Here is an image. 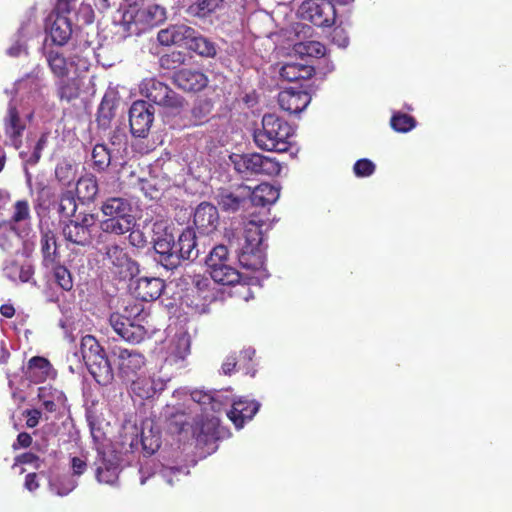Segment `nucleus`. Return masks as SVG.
Returning <instances> with one entry per match:
<instances>
[{
    "label": "nucleus",
    "instance_id": "obj_7",
    "mask_svg": "<svg viewBox=\"0 0 512 512\" xmlns=\"http://www.w3.org/2000/svg\"><path fill=\"white\" fill-rule=\"evenodd\" d=\"M227 255V247L218 245L210 252L206 259V265L214 282L233 285L239 282L240 273L227 263Z\"/></svg>",
    "mask_w": 512,
    "mask_h": 512
},
{
    "label": "nucleus",
    "instance_id": "obj_14",
    "mask_svg": "<svg viewBox=\"0 0 512 512\" xmlns=\"http://www.w3.org/2000/svg\"><path fill=\"white\" fill-rule=\"evenodd\" d=\"M39 32V26L35 21L29 19L23 22L17 33L12 37L11 43L6 50L9 57H21L28 54L27 40Z\"/></svg>",
    "mask_w": 512,
    "mask_h": 512
},
{
    "label": "nucleus",
    "instance_id": "obj_37",
    "mask_svg": "<svg viewBox=\"0 0 512 512\" xmlns=\"http://www.w3.org/2000/svg\"><path fill=\"white\" fill-rule=\"evenodd\" d=\"M98 193L97 180L93 175H85L76 183L77 198L82 201H91Z\"/></svg>",
    "mask_w": 512,
    "mask_h": 512
},
{
    "label": "nucleus",
    "instance_id": "obj_56",
    "mask_svg": "<svg viewBox=\"0 0 512 512\" xmlns=\"http://www.w3.org/2000/svg\"><path fill=\"white\" fill-rule=\"evenodd\" d=\"M60 210L65 216H69L75 212L76 202L70 193L62 196L60 201Z\"/></svg>",
    "mask_w": 512,
    "mask_h": 512
},
{
    "label": "nucleus",
    "instance_id": "obj_9",
    "mask_svg": "<svg viewBox=\"0 0 512 512\" xmlns=\"http://www.w3.org/2000/svg\"><path fill=\"white\" fill-rule=\"evenodd\" d=\"M154 119V109L144 100L135 101L129 110L131 133L135 137H146Z\"/></svg>",
    "mask_w": 512,
    "mask_h": 512
},
{
    "label": "nucleus",
    "instance_id": "obj_34",
    "mask_svg": "<svg viewBox=\"0 0 512 512\" xmlns=\"http://www.w3.org/2000/svg\"><path fill=\"white\" fill-rule=\"evenodd\" d=\"M25 373L30 381L38 383L49 377L51 365L42 357H33L30 359Z\"/></svg>",
    "mask_w": 512,
    "mask_h": 512
},
{
    "label": "nucleus",
    "instance_id": "obj_42",
    "mask_svg": "<svg viewBox=\"0 0 512 512\" xmlns=\"http://www.w3.org/2000/svg\"><path fill=\"white\" fill-rule=\"evenodd\" d=\"M78 485L72 475H61L50 481V490L58 496H66Z\"/></svg>",
    "mask_w": 512,
    "mask_h": 512
},
{
    "label": "nucleus",
    "instance_id": "obj_33",
    "mask_svg": "<svg viewBox=\"0 0 512 512\" xmlns=\"http://www.w3.org/2000/svg\"><path fill=\"white\" fill-rule=\"evenodd\" d=\"M186 48L202 57H214L217 53L215 44L195 29H193V36L189 37Z\"/></svg>",
    "mask_w": 512,
    "mask_h": 512
},
{
    "label": "nucleus",
    "instance_id": "obj_22",
    "mask_svg": "<svg viewBox=\"0 0 512 512\" xmlns=\"http://www.w3.org/2000/svg\"><path fill=\"white\" fill-rule=\"evenodd\" d=\"M243 192L247 195L249 204L253 206H265L273 204L279 198V189L268 183H261L253 190L243 186Z\"/></svg>",
    "mask_w": 512,
    "mask_h": 512
},
{
    "label": "nucleus",
    "instance_id": "obj_20",
    "mask_svg": "<svg viewBox=\"0 0 512 512\" xmlns=\"http://www.w3.org/2000/svg\"><path fill=\"white\" fill-rule=\"evenodd\" d=\"M58 11L57 14L50 16L47 32L54 44L62 46L70 39L72 28L69 18L62 14L63 11Z\"/></svg>",
    "mask_w": 512,
    "mask_h": 512
},
{
    "label": "nucleus",
    "instance_id": "obj_46",
    "mask_svg": "<svg viewBox=\"0 0 512 512\" xmlns=\"http://www.w3.org/2000/svg\"><path fill=\"white\" fill-rule=\"evenodd\" d=\"M91 157L94 167L99 171L108 167L111 161L109 151L107 150L106 146L102 144H97L94 146Z\"/></svg>",
    "mask_w": 512,
    "mask_h": 512
},
{
    "label": "nucleus",
    "instance_id": "obj_44",
    "mask_svg": "<svg viewBox=\"0 0 512 512\" xmlns=\"http://www.w3.org/2000/svg\"><path fill=\"white\" fill-rule=\"evenodd\" d=\"M224 0H197L189 7V12L198 17H205L220 9Z\"/></svg>",
    "mask_w": 512,
    "mask_h": 512
},
{
    "label": "nucleus",
    "instance_id": "obj_24",
    "mask_svg": "<svg viewBox=\"0 0 512 512\" xmlns=\"http://www.w3.org/2000/svg\"><path fill=\"white\" fill-rule=\"evenodd\" d=\"M164 228V234L154 240V249L159 254V261L166 268L172 269L177 267V256L174 253V235Z\"/></svg>",
    "mask_w": 512,
    "mask_h": 512
},
{
    "label": "nucleus",
    "instance_id": "obj_27",
    "mask_svg": "<svg viewBox=\"0 0 512 512\" xmlns=\"http://www.w3.org/2000/svg\"><path fill=\"white\" fill-rule=\"evenodd\" d=\"M106 232L123 234L129 232V242L136 247L145 246L151 239L150 226H106Z\"/></svg>",
    "mask_w": 512,
    "mask_h": 512
},
{
    "label": "nucleus",
    "instance_id": "obj_8",
    "mask_svg": "<svg viewBox=\"0 0 512 512\" xmlns=\"http://www.w3.org/2000/svg\"><path fill=\"white\" fill-rule=\"evenodd\" d=\"M297 14L316 26H330L334 22V4L327 0H306L299 6Z\"/></svg>",
    "mask_w": 512,
    "mask_h": 512
},
{
    "label": "nucleus",
    "instance_id": "obj_43",
    "mask_svg": "<svg viewBox=\"0 0 512 512\" xmlns=\"http://www.w3.org/2000/svg\"><path fill=\"white\" fill-rule=\"evenodd\" d=\"M21 244L20 232L16 226H0V248L10 250Z\"/></svg>",
    "mask_w": 512,
    "mask_h": 512
},
{
    "label": "nucleus",
    "instance_id": "obj_28",
    "mask_svg": "<svg viewBox=\"0 0 512 512\" xmlns=\"http://www.w3.org/2000/svg\"><path fill=\"white\" fill-rule=\"evenodd\" d=\"M219 205L228 212H236L240 208L249 205L247 195L243 192V186L239 187L235 192L228 190L221 191L218 196Z\"/></svg>",
    "mask_w": 512,
    "mask_h": 512
},
{
    "label": "nucleus",
    "instance_id": "obj_54",
    "mask_svg": "<svg viewBox=\"0 0 512 512\" xmlns=\"http://www.w3.org/2000/svg\"><path fill=\"white\" fill-rule=\"evenodd\" d=\"M30 208L26 200H19L14 204L12 220L15 222L25 221L29 218Z\"/></svg>",
    "mask_w": 512,
    "mask_h": 512
},
{
    "label": "nucleus",
    "instance_id": "obj_15",
    "mask_svg": "<svg viewBox=\"0 0 512 512\" xmlns=\"http://www.w3.org/2000/svg\"><path fill=\"white\" fill-rule=\"evenodd\" d=\"M231 404L232 408L227 412V416L237 429H241L246 421L251 420L260 408L259 402L244 397L231 399Z\"/></svg>",
    "mask_w": 512,
    "mask_h": 512
},
{
    "label": "nucleus",
    "instance_id": "obj_21",
    "mask_svg": "<svg viewBox=\"0 0 512 512\" xmlns=\"http://www.w3.org/2000/svg\"><path fill=\"white\" fill-rule=\"evenodd\" d=\"M193 36V28L185 24L170 25L158 32L157 40L163 46H187L189 37Z\"/></svg>",
    "mask_w": 512,
    "mask_h": 512
},
{
    "label": "nucleus",
    "instance_id": "obj_2",
    "mask_svg": "<svg viewBox=\"0 0 512 512\" xmlns=\"http://www.w3.org/2000/svg\"><path fill=\"white\" fill-rule=\"evenodd\" d=\"M167 18L166 9L153 1L134 2L121 8L114 16L115 33L126 38L157 26Z\"/></svg>",
    "mask_w": 512,
    "mask_h": 512
},
{
    "label": "nucleus",
    "instance_id": "obj_19",
    "mask_svg": "<svg viewBox=\"0 0 512 512\" xmlns=\"http://www.w3.org/2000/svg\"><path fill=\"white\" fill-rule=\"evenodd\" d=\"M174 84L184 91L196 92L208 84L207 76L198 70L181 69L173 75Z\"/></svg>",
    "mask_w": 512,
    "mask_h": 512
},
{
    "label": "nucleus",
    "instance_id": "obj_48",
    "mask_svg": "<svg viewBox=\"0 0 512 512\" xmlns=\"http://www.w3.org/2000/svg\"><path fill=\"white\" fill-rule=\"evenodd\" d=\"M188 277L192 280L193 287L191 288V292L192 293L195 292L200 300L206 301L207 299H209L210 298V294L208 291V287L210 284L209 279H207L201 275H194L193 277L192 276H188Z\"/></svg>",
    "mask_w": 512,
    "mask_h": 512
},
{
    "label": "nucleus",
    "instance_id": "obj_52",
    "mask_svg": "<svg viewBox=\"0 0 512 512\" xmlns=\"http://www.w3.org/2000/svg\"><path fill=\"white\" fill-rule=\"evenodd\" d=\"M77 77H78L77 74L73 75L71 77H68V79L72 81L71 84H64V82L61 83L60 97L62 99L71 100L78 96L79 86L77 83Z\"/></svg>",
    "mask_w": 512,
    "mask_h": 512
},
{
    "label": "nucleus",
    "instance_id": "obj_53",
    "mask_svg": "<svg viewBox=\"0 0 512 512\" xmlns=\"http://www.w3.org/2000/svg\"><path fill=\"white\" fill-rule=\"evenodd\" d=\"M141 443L143 449L147 453L153 454L160 447V437L157 434H153L152 430L149 431V435L143 431L141 436Z\"/></svg>",
    "mask_w": 512,
    "mask_h": 512
},
{
    "label": "nucleus",
    "instance_id": "obj_39",
    "mask_svg": "<svg viewBox=\"0 0 512 512\" xmlns=\"http://www.w3.org/2000/svg\"><path fill=\"white\" fill-rule=\"evenodd\" d=\"M193 220V224H216L219 220L218 210L211 203H200L194 211Z\"/></svg>",
    "mask_w": 512,
    "mask_h": 512
},
{
    "label": "nucleus",
    "instance_id": "obj_3",
    "mask_svg": "<svg viewBox=\"0 0 512 512\" xmlns=\"http://www.w3.org/2000/svg\"><path fill=\"white\" fill-rule=\"evenodd\" d=\"M263 234L260 226H244L233 232L230 239L231 245H236L238 250V261L241 267L258 272L260 277L268 275L264 269L265 255L262 248Z\"/></svg>",
    "mask_w": 512,
    "mask_h": 512
},
{
    "label": "nucleus",
    "instance_id": "obj_26",
    "mask_svg": "<svg viewBox=\"0 0 512 512\" xmlns=\"http://www.w3.org/2000/svg\"><path fill=\"white\" fill-rule=\"evenodd\" d=\"M38 399L47 412H56L66 406L65 394L50 386H41L38 388Z\"/></svg>",
    "mask_w": 512,
    "mask_h": 512
},
{
    "label": "nucleus",
    "instance_id": "obj_49",
    "mask_svg": "<svg viewBox=\"0 0 512 512\" xmlns=\"http://www.w3.org/2000/svg\"><path fill=\"white\" fill-rule=\"evenodd\" d=\"M376 171L375 163L367 158L357 160L353 165V173L357 178H367Z\"/></svg>",
    "mask_w": 512,
    "mask_h": 512
},
{
    "label": "nucleus",
    "instance_id": "obj_45",
    "mask_svg": "<svg viewBox=\"0 0 512 512\" xmlns=\"http://www.w3.org/2000/svg\"><path fill=\"white\" fill-rule=\"evenodd\" d=\"M19 155H20V158L22 159L23 169H24L25 177H26V183L29 187H31L32 175L29 172V167L35 166L39 162V160L41 158V152L36 150V148H34L32 146V147H28V150L21 151Z\"/></svg>",
    "mask_w": 512,
    "mask_h": 512
},
{
    "label": "nucleus",
    "instance_id": "obj_38",
    "mask_svg": "<svg viewBox=\"0 0 512 512\" xmlns=\"http://www.w3.org/2000/svg\"><path fill=\"white\" fill-rule=\"evenodd\" d=\"M80 351L85 364L105 355L103 348L92 335L82 337Z\"/></svg>",
    "mask_w": 512,
    "mask_h": 512
},
{
    "label": "nucleus",
    "instance_id": "obj_1",
    "mask_svg": "<svg viewBox=\"0 0 512 512\" xmlns=\"http://www.w3.org/2000/svg\"><path fill=\"white\" fill-rule=\"evenodd\" d=\"M15 98L8 106L7 115L4 118V130L15 148L22 143V135L26 128V121H31L37 109L46 103L42 93L39 78L27 75L15 83Z\"/></svg>",
    "mask_w": 512,
    "mask_h": 512
},
{
    "label": "nucleus",
    "instance_id": "obj_47",
    "mask_svg": "<svg viewBox=\"0 0 512 512\" xmlns=\"http://www.w3.org/2000/svg\"><path fill=\"white\" fill-rule=\"evenodd\" d=\"M415 126V119L407 114L396 113L391 118V127L397 132L406 133L411 131Z\"/></svg>",
    "mask_w": 512,
    "mask_h": 512
},
{
    "label": "nucleus",
    "instance_id": "obj_29",
    "mask_svg": "<svg viewBox=\"0 0 512 512\" xmlns=\"http://www.w3.org/2000/svg\"><path fill=\"white\" fill-rule=\"evenodd\" d=\"M46 57L48 65L56 77L68 78L77 74L74 70V63L68 62L58 50L48 51Z\"/></svg>",
    "mask_w": 512,
    "mask_h": 512
},
{
    "label": "nucleus",
    "instance_id": "obj_61",
    "mask_svg": "<svg viewBox=\"0 0 512 512\" xmlns=\"http://www.w3.org/2000/svg\"><path fill=\"white\" fill-rule=\"evenodd\" d=\"M33 274V267L30 264H23L21 265V270L19 271L18 280L21 282H29L32 279Z\"/></svg>",
    "mask_w": 512,
    "mask_h": 512
},
{
    "label": "nucleus",
    "instance_id": "obj_62",
    "mask_svg": "<svg viewBox=\"0 0 512 512\" xmlns=\"http://www.w3.org/2000/svg\"><path fill=\"white\" fill-rule=\"evenodd\" d=\"M79 0H59L57 9L63 12H72L77 8Z\"/></svg>",
    "mask_w": 512,
    "mask_h": 512
},
{
    "label": "nucleus",
    "instance_id": "obj_50",
    "mask_svg": "<svg viewBox=\"0 0 512 512\" xmlns=\"http://www.w3.org/2000/svg\"><path fill=\"white\" fill-rule=\"evenodd\" d=\"M186 55L180 51H174L161 58V66L166 69H175L184 64Z\"/></svg>",
    "mask_w": 512,
    "mask_h": 512
},
{
    "label": "nucleus",
    "instance_id": "obj_59",
    "mask_svg": "<svg viewBox=\"0 0 512 512\" xmlns=\"http://www.w3.org/2000/svg\"><path fill=\"white\" fill-rule=\"evenodd\" d=\"M20 270L21 265H18L16 262L13 261L7 263L3 269L5 276L12 281L18 280Z\"/></svg>",
    "mask_w": 512,
    "mask_h": 512
},
{
    "label": "nucleus",
    "instance_id": "obj_57",
    "mask_svg": "<svg viewBox=\"0 0 512 512\" xmlns=\"http://www.w3.org/2000/svg\"><path fill=\"white\" fill-rule=\"evenodd\" d=\"M71 469H72V476L78 477L81 476L87 469V463L84 459L80 457H73L71 459Z\"/></svg>",
    "mask_w": 512,
    "mask_h": 512
},
{
    "label": "nucleus",
    "instance_id": "obj_5",
    "mask_svg": "<svg viewBox=\"0 0 512 512\" xmlns=\"http://www.w3.org/2000/svg\"><path fill=\"white\" fill-rule=\"evenodd\" d=\"M139 90L149 101L164 107L167 114L179 115L186 109L184 98L155 78L144 79Z\"/></svg>",
    "mask_w": 512,
    "mask_h": 512
},
{
    "label": "nucleus",
    "instance_id": "obj_30",
    "mask_svg": "<svg viewBox=\"0 0 512 512\" xmlns=\"http://www.w3.org/2000/svg\"><path fill=\"white\" fill-rule=\"evenodd\" d=\"M44 266L53 272L56 283L65 291H69L73 287V280L70 271L60 263L55 261L54 256L45 255L43 260Z\"/></svg>",
    "mask_w": 512,
    "mask_h": 512
},
{
    "label": "nucleus",
    "instance_id": "obj_40",
    "mask_svg": "<svg viewBox=\"0 0 512 512\" xmlns=\"http://www.w3.org/2000/svg\"><path fill=\"white\" fill-rule=\"evenodd\" d=\"M64 238L77 245H86L91 241L89 226H63Z\"/></svg>",
    "mask_w": 512,
    "mask_h": 512
},
{
    "label": "nucleus",
    "instance_id": "obj_31",
    "mask_svg": "<svg viewBox=\"0 0 512 512\" xmlns=\"http://www.w3.org/2000/svg\"><path fill=\"white\" fill-rule=\"evenodd\" d=\"M86 366L93 378L100 385L105 386L112 382L114 377L113 370L106 355L86 363Z\"/></svg>",
    "mask_w": 512,
    "mask_h": 512
},
{
    "label": "nucleus",
    "instance_id": "obj_13",
    "mask_svg": "<svg viewBox=\"0 0 512 512\" xmlns=\"http://www.w3.org/2000/svg\"><path fill=\"white\" fill-rule=\"evenodd\" d=\"M168 381V378L154 373L149 376H140L132 379L130 388L131 392L139 398L149 399L163 391Z\"/></svg>",
    "mask_w": 512,
    "mask_h": 512
},
{
    "label": "nucleus",
    "instance_id": "obj_35",
    "mask_svg": "<svg viewBox=\"0 0 512 512\" xmlns=\"http://www.w3.org/2000/svg\"><path fill=\"white\" fill-rule=\"evenodd\" d=\"M119 465L110 459L102 458L96 469V478L98 482L114 485L118 480Z\"/></svg>",
    "mask_w": 512,
    "mask_h": 512
},
{
    "label": "nucleus",
    "instance_id": "obj_25",
    "mask_svg": "<svg viewBox=\"0 0 512 512\" xmlns=\"http://www.w3.org/2000/svg\"><path fill=\"white\" fill-rule=\"evenodd\" d=\"M314 72V67L302 60L300 62L287 61L279 69L280 77L289 82L309 79Z\"/></svg>",
    "mask_w": 512,
    "mask_h": 512
},
{
    "label": "nucleus",
    "instance_id": "obj_11",
    "mask_svg": "<svg viewBox=\"0 0 512 512\" xmlns=\"http://www.w3.org/2000/svg\"><path fill=\"white\" fill-rule=\"evenodd\" d=\"M113 355L116 357L120 376L127 381H131L146 362L144 355L135 349L115 348Z\"/></svg>",
    "mask_w": 512,
    "mask_h": 512
},
{
    "label": "nucleus",
    "instance_id": "obj_16",
    "mask_svg": "<svg viewBox=\"0 0 512 512\" xmlns=\"http://www.w3.org/2000/svg\"><path fill=\"white\" fill-rule=\"evenodd\" d=\"M106 261V265L120 278L132 276L137 270L135 263L117 246L108 248Z\"/></svg>",
    "mask_w": 512,
    "mask_h": 512
},
{
    "label": "nucleus",
    "instance_id": "obj_58",
    "mask_svg": "<svg viewBox=\"0 0 512 512\" xmlns=\"http://www.w3.org/2000/svg\"><path fill=\"white\" fill-rule=\"evenodd\" d=\"M332 41L339 47L345 48L349 43L348 36L342 28H335L332 33Z\"/></svg>",
    "mask_w": 512,
    "mask_h": 512
},
{
    "label": "nucleus",
    "instance_id": "obj_64",
    "mask_svg": "<svg viewBox=\"0 0 512 512\" xmlns=\"http://www.w3.org/2000/svg\"><path fill=\"white\" fill-rule=\"evenodd\" d=\"M238 362L239 360H237L235 356H228L222 365V370L224 374H230L234 370Z\"/></svg>",
    "mask_w": 512,
    "mask_h": 512
},
{
    "label": "nucleus",
    "instance_id": "obj_51",
    "mask_svg": "<svg viewBox=\"0 0 512 512\" xmlns=\"http://www.w3.org/2000/svg\"><path fill=\"white\" fill-rule=\"evenodd\" d=\"M55 175L63 185H68L74 178L73 166L70 163L61 162L56 166Z\"/></svg>",
    "mask_w": 512,
    "mask_h": 512
},
{
    "label": "nucleus",
    "instance_id": "obj_10",
    "mask_svg": "<svg viewBox=\"0 0 512 512\" xmlns=\"http://www.w3.org/2000/svg\"><path fill=\"white\" fill-rule=\"evenodd\" d=\"M102 212L108 217L106 221H117L116 224L121 220L126 224L135 223L139 215L136 204L123 198L108 199L102 206Z\"/></svg>",
    "mask_w": 512,
    "mask_h": 512
},
{
    "label": "nucleus",
    "instance_id": "obj_63",
    "mask_svg": "<svg viewBox=\"0 0 512 512\" xmlns=\"http://www.w3.org/2000/svg\"><path fill=\"white\" fill-rule=\"evenodd\" d=\"M32 443V437L28 433H20L17 437V443L13 444V448L17 449V446L26 448Z\"/></svg>",
    "mask_w": 512,
    "mask_h": 512
},
{
    "label": "nucleus",
    "instance_id": "obj_6",
    "mask_svg": "<svg viewBox=\"0 0 512 512\" xmlns=\"http://www.w3.org/2000/svg\"><path fill=\"white\" fill-rule=\"evenodd\" d=\"M230 160L234 168L242 174H262L276 176L280 173L281 164L272 157L260 153L233 154Z\"/></svg>",
    "mask_w": 512,
    "mask_h": 512
},
{
    "label": "nucleus",
    "instance_id": "obj_4",
    "mask_svg": "<svg viewBox=\"0 0 512 512\" xmlns=\"http://www.w3.org/2000/svg\"><path fill=\"white\" fill-rule=\"evenodd\" d=\"M292 135L293 128L288 122L275 114H265L262 127L254 131L253 138L259 149L283 152L288 149V141Z\"/></svg>",
    "mask_w": 512,
    "mask_h": 512
},
{
    "label": "nucleus",
    "instance_id": "obj_36",
    "mask_svg": "<svg viewBox=\"0 0 512 512\" xmlns=\"http://www.w3.org/2000/svg\"><path fill=\"white\" fill-rule=\"evenodd\" d=\"M295 55L299 56L302 61H307L305 58H319L325 55V46L318 41H304L296 43L293 47Z\"/></svg>",
    "mask_w": 512,
    "mask_h": 512
},
{
    "label": "nucleus",
    "instance_id": "obj_23",
    "mask_svg": "<svg viewBox=\"0 0 512 512\" xmlns=\"http://www.w3.org/2000/svg\"><path fill=\"white\" fill-rule=\"evenodd\" d=\"M164 287V282L160 278L141 277L137 279L133 288V293L136 298L148 302L158 299L161 296Z\"/></svg>",
    "mask_w": 512,
    "mask_h": 512
},
{
    "label": "nucleus",
    "instance_id": "obj_12",
    "mask_svg": "<svg viewBox=\"0 0 512 512\" xmlns=\"http://www.w3.org/2000/svg\"><path fill=\"white\" fill-rule=\"evenodd\" d=\"M109 322L113 330L122 339L130 343L141 342L147 333L141 324L135 323L129 317L120 314H112Z\"/></svg>",
    "mask_w": 512,
    "mask_h": 512
},
{
    "label": "nucleus",
    "instance_id": "obj_55",
    "mask_svg": "<svg viewBox=\"0 0 512 512\" xmlns=\"http://www.w3.org/2000/svg\"><path fill=\"white\" fill-rule=\"evenodd\" d=\"M222 397L223 395L220 393H216L213 396H211L209 394L202 393L201 391L191 392L192 400L199 404H206L207 402H214V404H216L217 402L222 403Z\"/></svg>",
    "mask_w": 512,
    "mask_h": 512
},
{
    "label": "nucleus",
    "instance_id": "obj_60",
    "mask_svg": "<svg viewBox=\"0 0 512 512\" xmlns=\"http://www.w3.org/2000/svg\"><path fill=\"white\" fill-rule=\"evenodd\" d=\"M24 414L27 417L26 425L29 428H34L38 425L39 419L41 417V412L38 409L26 410Z\"/></svg>",
    "mask_w": 512,
    "mask_h": 512
},
{
    "label": "nucleus",
    "instance_id": "obj_32",
    "mask_svg": "<svg viewBox=\"0 0 512 512\" xmlns=\"http://www.w3.org/2000/svg\"><path fill=\"white\" fill-rule=\"evenodd\" d=\"M191 339L187 331L181 330L175 334L171 346L170 357L177 361H183L190 354Z\"/></svg>",
    "mask_w": 512,
    "mask_h": 512
},
{
    "label": "nucleus",
    "instance_id": "obj_41",
    "mask_svg": "<svg viewBox=\"0 0 512 512\" xmlns=\"http://www.w3.org/2000/svg\"><path fill=\"white\" fill-rule=\"evenodd\" d=\"M155 468V473L171 486L174 484V478L179 481L181 476H186L189 473L186 466H175L168 463L158 464Z\"/></svg>",
    "mask_w": 512,
    "mask_h": 512
},
{
    "label": "nucleus",
    "instance_id": "obj_18",
    "mask_svg": "<svg viewBox=\"0 0 512 512\" xmlns=\"http://www.w3.org/2000/svg\"><path fill=\"white\" fill-rule=\"evenodd\" d=\"M174 253L177 256V266L180 260H194L198 257L196 233L192 227L188 226L178 235L177 241L174 240Z\"/></svg>",
    "mask_w": 512,
    "mask_h": 512
},
{
    "label": "nucleus",
    "instance_id": "obj_17",
    "mask_svg": "<svg viewBox=\"0 0 512 512\" xmlns=\"http://www.w3.org/2000/svg\"><path fill=\"white\" fill-rule=\"evenodd\" d=\"M311 96L308 92L297 89L287 88L278 95V103L281 109L289 113H300L310 103Z\"/></svg>",
    "mask_w": 512,
    "mask_h": 512
}]
</instances>
